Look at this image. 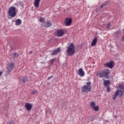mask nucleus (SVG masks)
I'll return each instance as SVG.
<instances>
[{
    "label": "nucleus",
    "instance_id": "7c9ffc66",
    "mask_svg": "<svg viewBox=\"0 0 124 124\" xmlns=\"http://www.w3.org/2000/svg\"><path fill=\"white\" fill-rule=\"evenodd\" d=\"M8 124H14V122L13 121H9V122H8Z\"/></svg>",
    "mask_w": 124,
    "mask_h": 124
},
{
    "label": "nucleus",
    "instance_id": "c756f323",
    "mask_svg": "<svg viewBox=\"0 0 124 124\" xmlns=\"http://www.w3.org/2000/svg\"><path fill=\"white\" fill-rule=\"evenodd\" d=\"M36 93H37V92L35 90H33L32 92V94H35Z\"/></svg>",
    "mask_w": 124,
    "mask_h": 124
},
{
    "label": "nucleus",
    "instance_id": "cd10ccee",
    "mask_svg": "<svg viewBox=\"0 0 124 124\" xmlns=\"http://www.w3.org/2000/svg\"><path fill=\"white\" fill-rule=\"evenodd\" d=\"M110 27H111V25L110 24V23H108L107 29H109L110 28Z\"/></svg>",
    "mask_w": 124,
    "mask_h": 124
},
{
    "label": "nucleus",
    "instance_id": "b1692460",
    "mask_svg": "<svg viewBox=\"0 0 124 124\" xmlns=\"http://www.w3.org/2000/svg\"><path fill=\"white\" fill-rule=\"evenodd\" d=\"M10 72H9L8 70H6V73H5L6 77H8V76H9V75H10Z\"/></svg>",
    "mask_w": 124,
    "mask_h": 124
},
{
    "label": "nucleus",
    "instance_id": "a878e982",
    "mask_svg": "<svg viewBox=\"0 0 124 124\" xmlns=\"http://www.w3.org/2000/svg\"><path fill=\"white\" fill-rule=\"evenodd\" d=\"M39 21L41 23H44V18L43 17H41L40 18Z\"/></svg>",
    "mask_w": 124,
    "mask_h": 124
},
{
    "label": "nucleus",
    "instance_id": "2f4dec72",
    "mask_svg": "<svg viewBox=\"0 0 124 124\" xmlns=\"http://www.w3.org/2000/svg\"><path fill=\"white\" fill-rule=\"evenodd\" d=\"M19 3V4H20V6L23 7V2L20 1Z\"/></svg>",
    "mask_w": 124,
    "mask_h": 124
},
{
    "label": "nucleus",
    "instance_id": "f704fd0d",
    "mask_svg": "<svg viewBox=\"0 0 124 124\" xmlns=\"http://www.w3.org/2000/svg\"><path fill=\"white\" fill-rule=\"evenodd\" d=\"M30 54H32V51H30Z\"/></svg>",
    "mask_w": 124,
    "mask_h": 124
},
{
    "label": "nucleus",
    "instance_id": "20e7f679",
    "mask_svg": "<svg viewBox=\"0 0 124 124\" xmlns=\"http://www.w3.org/2000/svg\"><path fill=\"white\" fill-rule=\"evenodd\" d=\"M9 16L12 18H13L16 16V8L15 7H11L8 10Z\"/></svg>",
    "mask_w": 124,
    "mask_h": 124
},
{
    "label": "nucleus",
    "instance_id": "dca6fc26",
    "mask_svg": "<svg viewBox=\"0 0 124 124\" xmlns=\"http://www.w3.org/2000/svg\"><path fill=\"white\" fill-rule=\"evenodd\" d=\"M22 23V21L20 19H17L16 20V26H20V24Z\"/></svg>",
    "mask_w": 124,
    "mask_h": 124
},
{
    "label": "nucleus",
    "instance_id": "5701e85b",
    "mask_svg": "<svg viewBox=\"0 0 124 124\" xmlns=\"http://www.w3.org/2000/svg\"><path fill=\"white\" fill-rule=\"evenodd\" d=\"M106 5H108V3L107 2H106L103 4H102L101 6H100V9H102V8H103V7H104L105 6H106Z\"/></svg>",
    "mask_w": 124,
    "mask_h": 124
},
{
    "label": "nucleus",
    "instance_id": "1a4fd4ad",
    "mask_svg": "<svg viewBox=\"0 0 124 124\" xmlns=\"http://www.w3.org/2000/svg\"><path fill=\"white\" fill-rule=\"evenodd\" d=\"M56 32L58 36L59 37L62 36V35L64 34V31H63L62 29H59L57 30Z\"/></svg>",
    "mask_w": 124,
    "mask_h": 124
},
{
    "label": "nucleus",
    "instance_id": "2eb2a0df",
    "mask_svg": "<svg viewBox=\"0 0 124 124\" xmlns=\"http://www.w3.org/2000/svg\"><path fill=\"white\" fill-rule=\"evenodd\" d=\"M97 43V37L95 36L94 39L93 40V41L92 42V46H95Z\"/></svg>",
    "mask_w": 124,
    "mask_h": 124
},
{
    "label": "nucleus",
    "instance_id": "ddd939ff",
    "mask_svg": "<svg viewBox=\"0 0 124 124\" xmlns=\"http://www.w3.org/2000/svg\"><path fill=\"white\" fill-rule=\"evenodd\" d=\"M41 0H34V4L35 7L38 8L39 7V3Z\"/></svg>",
    "mask_w": 124,
    "mask_h": 124
},
{
    "label": "nucleus",
    "instance_id": "9d476101",
    "mask_svg": "<svg viewBox=\"0 0 124 124\" xmlns=\"http://www.w3.org/2000/svg\"><path fill=\"white\" fill-rule=\"evenodd\" d=\"M21 83H26L29 81V77L27 76L22 77L20 80Z\"/></svg>",
    "mask_w": 124,
    "mask_h": 124
},
{
    "label": "nucleus",
    "instance_id": "c9c22d12",
    "mask_svg": "<svg viewBox=\"0 0 124 124\" xmlns=\"http://www.w3.org/2000/svg\"><path fill=\"white\" fill-rule=\"evenodd\" d=\"M115 118H117V116H115Z\"/></svg>",
    "mask_w": 124,
    "mask_h": 124
},
{
    "label": "nucleus",
    "instance_id": "6e6552de",
    "mask_svg": "<svg viewBox=\"0 0 124 124\" xmlns=\"http://www.w3.org/2000/svg\"><path fill=\"white\" fill-rule=\"evenodd\" d=\"M25 107L27 111H31L32 108V105L31 103H27L25 104Z\"/></svg>",
    "mask_w": 124,
    "mask_h": 124
},
{
    "label": "nucleus",
    "instance_id": "9b49d317",
    "mask_svg": "<svg viewBox=\"0 0 124 124\" xmlns=\"http://www.w3.org/2000/svg\"><path fill=\"white\" fill-rule=\"evenodd\" d=\"M43 24L44 25L45 28H49V27H51V26H52V23L50 21L48 22H44Z\"/></svg>",
    "mask_w": 124,
    "mask_h": 124
},
{
    "label": "nucleus",
    "instance_id": "4be33fe9",
    "mask_svg": "<svg viewBox=\"0 0 124 124\" xmlns=\"http://www.w3.org/2000/svg\"><path fill=\"white\" fill-rule=\"evenodd\" d=\"M110 83V80H106L104 82V85L105 87H107L109 85V83Z\"/></svg>",
    "mask_w": 124,
    "mask_h": 124
},
{
    "label": "nucleus",
    "instance_id": "4468645a",
    "mask_svg": "<svg viewBox=\"0 0 124 124\" xmlns=\"http://www.w3.org/2000/svg\"><path fill=\"white\" fill-rule=\"evenodd\" d=\"M78 75L80 77H83L85 75V72H84V71H83V69L82 68H80L78 69Z\"/></svg>",
    "mask_w": 124,
    "mask_h": 124
},
{
    "label": "nucleus",
    "instance_id": "412c9836",
    "mask_svg": "<svg viewBox=\"0 0 124 124\" xmlns=\"http://www.w3.org/2000/svg\"><path fill=\"white\" fill-rule=\"evenodd\" d=\"M12 55L14 57V59H16V58H18V57H19V54L17 53H12Z\"/></svg>",
    "mask_w": 124,
    "mask_h": 124
},
{
    "label": "nucleus",
    "instance_id": "6ab92c4d",
    "mask_svg": "<svg viewBox=\"0 0 124 124\" xmlns=\"http://www.w3.org/2000/svg\"><path fill=\"white\" fill-rule=\"evenodd\" d=\"M95 105H96V104L94 101H93L90 103V107L92 108V109H93L94 107H95Z\"/></svg>",
    "mask_w": 124,
    "mask_h": 124
},
{
    "label": "nucleus",
    "instance_id": "f8f14e48",
    "mask_svg": "<svg viewBox=\"0 0 124 124\" xmlns=\"http://www.w3.org/2000/svg\"><path fill=\"white\" fill-rule=\"evenodd\" d=\"M60 51H61V48H58L57 49H55L51 53L52 56H56L57 54L60 52Z\"/></svg>",
    "mask_w": 124,
    "mask_h": 124
},
{
    "label": "nucleus",
    "instance_id": "72a5a7b5",
    "mask_svg": "<svg viewBox=\"0 0 124 124\" xmlns=\"http://www.w3.org/2000/svg\"><path fill=\"white\" fill-rule=\"evenodd\" d=\"M63 107H64V104H63V103H62V108H63Z\"/></svg>",
    "mask_w": 124,
    "mask_h": 124
},
{
    "label": "nucleus",
    "instance_id": "0eeeda50",
    "mask_svg": "<svg viewBox=\"0 0 124 124\" xmlns=\"http://www.w3.org/2000/svg\"><path fill=\"white\" fill-rule=\"evenodd\" d=\"M113 64H114V62L113 61H110L109 62H108L104 64L105 66L109 67L110 69L113 68Z\"/></svg>",
    "mask_w": 124,
    "mask_h": 124
},
{
    "label": "nucleus",
    "instance_id": "423d86ee",
    "mask_svg": "<svg viewBox=\"0 0 124 124\" xmlns=\"http://www.w3.org/2000/svg\"><path fill=\"white\" fill-rule=\"evenodd\" d=\"M72 23V19L70 17H66L65 19L64 24L65 26H70Z\"/></svg>",
    "mask_w": 124,
    "mask_h": 124
},
{
    "label": "nucleus",
    "instance_id": "7ed1b4c3",
    "mask_svg": "<svg viewBox=\"0 0 124 124\" xmlns=\"http://www.w3.org/2000/svg\"><path fill=\"white\" fill-rule=\"evenodd\" d=\"M91 82H87L86 85H83L81 88V92L82 93H89L92 92V86H91Z\"/></svg>",
    "mask_w": 124,
    "mask_h": 124
},
{
    "label": "nucleus",
    "instance_id": "39448f33",
    "mask_svg": "<svg viewBox=\"0 0 124 124\" xmlns=\"http://www.w3.org/2000/svg\"><path fill=\"white\" fill-rule=\"evenodd\" d=\"M15 66V63L12 62L7 65L6 68V70L9 71V72H12V70L14 69Z\"/></svg>",
    "mask_w": 124,
    "mask_h": 124
},
{
    "label": "nucleus",
    "instance_id": "bb28decb",
    "mask_svg": "<svg viewBox=\"0 0 124 124\" xmlns=\"http://www.w3.org/2000/svg\"><path fill=\"white\" fill-rule=\"evenodd\" d=\"M55 60H56V58H53L50 60L51 64H53V62H54V61Z\"/></svg>",
    "mask_w": 124,
    "mask_h": 124
},
{
    "label": "nucleus",
    "instance_id": "393cba45",
    "mask_svg": "<svg viewBox=\"0 0 124 124\" xmlns=\"http://www.w3.org/2000/svg\"><path fill=\"white\" fill-rule=\"evenodd\" d=\"M118 91H121V92H124V87L122 86H120L119 87V89Z\"/></svg>",
    "mask_w": 124,
    "mask_h": 124
},
{
    "label": "nucleus",
    "instance_id": "f257e3e1",
    "mask_svg": "<svg viewBox=\"0 0 124 124\" xmlns=\"http://www.w3.org/2000/svg\"><path fill=\"white\" fill-rule=\"evenodd\" d=\"M110 73V71L108 69H105L101 72H98L96 73L97 76H98L99 78H108V76H109V74Z\"/></svg>",
    "mask_w": 124,
    "mask_h": 124
},
{
    "label": "nucleus",
    "instance_id": "f03ea898",
    "mask_svg": "<svg viewBox=\"0 0 124 124\" xmlns=\"http://www.w3.org/2000/svg\"><path fill=\"white\" fill-rule=\"evenodd\" d=\"M75 46L73 43H71L68 46L66 53L68 56H73L75 54Z\"/></svg>",
    "mask_w": 124,
    "mask_h": 124
},
{
    "label": "nucleus",
    "instance_id": "473e14b6",
    "mask_svg": "<svg viewBox=\"0 0 124 124\" xmlns=\"http://www.w3.org/2000/svg\"><path fill=\"white\" fill-rule=\"evenodd\" d=\"M53 78V76H51V77L47 78V80H50V79H52Z\"/></svg>",
    "mask_w": 124,
    "mask_h": 124
},
{
    "label": "nucleus",
    "instance_id": "f3484780",
    "mask_svg": "<svg viewBox=\"0 0 124 124\" xmlns=\"http://www.w3.org/2000/svg\"><path fill=\"white\" fill-rule=\"evenodd\" d=\"M116 92H118V95H119V97H122L123 94H124V91H122L120 90H117L116 91Z\"/></svg>",
    "mask_w": 124,
    "mask_h": 124
},
{
    "label": "nucleus",
    "instance_id": "c85d7f7f",
    "mask_svg": "<svg viewBox=\"0 0 124 124\" xmlns=\"http://www.w3.org/2000/svg\"><path fill=\"white\" fill-rule=\"evenodd\" d=\"M107 91L108 93H110L111 92V90L110 89V88L107 87Z\"/></svg>",
    "mask_w": 124,
    "mask_h": 124
},
{
    "label": "nucleus",
    "instance_id": "aec40b11",
    "mask_svg": "<svg viewBox=\"0 0 124 124\" xmlns=\"http://www.w3.org/2000/svg\"><path fill=\"white\" fill-rule=\"evenodd\" d=\"M118 93H119V92H118V91H116L114 94V96L112 97V99L113 100H115L116 98H117V96H118Z\"/></svg>",
    "mask_w": 124,
    "mask_h": 124
},
{
    "label": "nucleus",
    "instance_id": "a211bd4d",
    "mask_svg": "<svg viewBox=\"0 0 124 124\" xmlns=\"http://www.w3.org/2000/svg\"><path fill=\"white\" fill-rule=\"evenodd\" d=\"M95 112H98L99 111V107L98 106H95L92 108Z\"/></svg>",
    "mask_w": 124,
    "mask_h": 124
}]
</instances>
